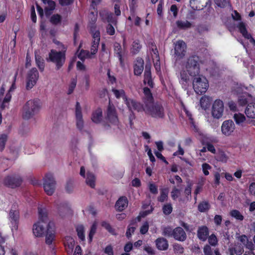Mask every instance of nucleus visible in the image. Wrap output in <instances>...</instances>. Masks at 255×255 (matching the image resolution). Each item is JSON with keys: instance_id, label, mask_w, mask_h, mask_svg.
<instances>
[{"instance_id": "1", "label": "nucleus", "mask_w": 255, "mask_h": 255, "mask_svg": "<svg viewBox=\"0 0 255 255\" xmlns=\"http://www.w3.org/2000/svg\"><path fill=\"white\" fill-rule=\"evenodd\" d=\"M200 63L199 57L192 56L183 64L179 82L183 88H186L190 83V77L194 78L200 75Z\"/></svg>"}, {"instance_id": "2", "label": "nucleus", "mask_w": 255, "mask_h": 255, "mask_svg": "<svg viewBox=\"0 0 255 255\" xmlns=\"http://www.w3.org/2000/svg\"><path fill=\"white\" fill-rule=\"evenodd\" d=\"M48 218L46 210L38 208V221L33 226V233L35 237H42L45 232V226H47Z\"/></svg>"}, {"instance_id": "3", "label": "nucleus", "mask_w": 255, "mask_h": 255, "mask_svg": "<svg viewBox=\"0 0 255 255\" xmlns=\"http://www.w3.org/2000/svg\"><path fill=\"white\" fill-rule=\"evenodd\" d=\"M54 42L58 46V48L61 51L57 52L56 50L52 49L49 53V59L50 61L55 63L57 69H59L65 62V52L66 48L59 41L54 40Z\"/></svg>"}, {"instance_id": "4", "label": "nucleus", "mask_w": 255, "mask_h": 255, "mask_svg": "<svg viewBox=\"0 0 255 255\" xmlns=\"http://www.w3.org/2000/svg\"><path fill=\"white\" fill-rule=\"evenodd\" d=\"M112 91L116 98L120 99L122 98L123 99L129 111H140L142 110V106L141 104L133 99L128 98L124 90H118L113 88Z\"/></svg>"}, {"instance_id": "5", "label": "nucleus", "mask_w": 255, "mask_h": 255, "mask_svg": "<svg viewBox=\"0 0 255 255\" xmlns=\"http://www.w3.org/2000/svg\"><path fill=\"white\" fill-rule=\"evenodd\" d=\"M41 109L40 102L38 100L27 101L23 107L22 117L28 120L37 114Z\"/></svg>"}, {"instance_id": "6", "label": "nucleus", "mask_w": 255, "mask_h": 255, "mask_svg": "<svg viewBox=\"0 0 255 255\" xmlns=\"http://www.w3.org/2000/svg\"><path fill=\"white\" fill-rule=\"evenodd\" d=\"M142 106V109L140 111L137 112L144 111L146 114L150 115L152 118L156 119H163L165 117V113L163 106L159 104H153L148 105L147 106Z\"/></svg>"}, {"instance_id": "7", "label": "nucleus", "mask_w": 255, "mask_h": 255, "mask_svg": "<svg viewBox=\"0 0 255 255\" xmlns=\"http://www.w3.org/2000/svg\"><path fill=\"white\" fill-rule=\"evenodd\" d=\"M195 92L198 94L205 93L208 89L209 84L206 78L200 75L194 78L192 82Z\"/></svg>"}, {"instance_id": "8", "label": "nucleus", "mask_w": 255, "mask_h": 255, "mask_svg": "<svg viewBox=\"0 0 255 255\" xmlns=\"http://www.w3.org/2000/svg\"><path fill=\"white\" fill-rule=\"evenodd\" d=\"M8 219L10 224V228L12 233L16 232L19 220V212L17 209V205H13L8 214Z\"/></svg>"}, {"instance_id": "9", "label": "nucleus", "mask_w": 255, "mask_h": 255, "mask_svg": "<svg viewBox=\"0 0 255 255\" xmlns=\"http://www.w3.org/2000/svg\"><path fill=\"white\" fill-rule=\"evenodd\" d=\"M43 188L45 192L48 195H52L56 188V181L53 176L51 174L46 175L44 182Z\"/></svg>"}, {"instance_id": "10", "label": "nucleus", "mask_w": 255, "mask_h": 255, "mask_svg": "<svg viewBox=\"0 0 255 255\" xmlns=\"http://www.w3.org/2000/svg\"><path fill=\"white\" fill-rule=\"evenodd\" d=\"M224 111V106L223 102L220 100H216L213 104L212 107V115L215 118L219 119L221 118L223 115V112Z\"/></svg>"}, {"instance_id": "11", "label": "nucleus", "mask_w": 255, "mask_h": 255, "mask_svg": "<svg viewBox=\"0 0 255 255\" xmlns=\"http://www.w3.org/2000/svg\"><path fill=\"white\" fill-rule=\"evenodd\" d=\"M106 118L107 120L113 125H117L119 123V119L115 107L110 102H109L107 108Z\"/></svg>"}, {"instance_id": "12", "label": "nucleus", "mask_w": 255, "mask_h": 255, "mask_svg": "<svg viewBox=\"0 0 255 255\" xmlns=\"http://www.w3.org/2000/svg\"><path fill=\"white\" fill-rule=\"evenodd\" d=\"M236 128L235 125L232 120L225 121L221 126V131L223 134L228 136L232 134Z\"/></svg>"}, {"instance_id": "13", "label": "nucleus", "mask_w": 255, "mask_h": 255, "mask_svg": "<svg viewBox=\"0 0 255 255\" xmlns=\"http://www.w3.org/2000/svg\"><path fill=\"white\" fill-rule=\"evenodd\" d=\"M186 43L183 40H178L174 43V54L177 59L182 58L185 55Z\"/></svg>"}, {"instance_id": "14", "label": "nucleus", "mask_w": 255, "mask_h": 255, "mask_svg": "<svg viewBox=\"0 0 255 255\" xmlns=\"http://www.w3.org/2000/svg\"><path fill=\"white\" fill-rule=\"evenodd\" d=\"M38 78V73L36 68H32L27 74L26 88L31 89L36 84Z\"/></svg>"}, {"instance_id": "15", "label": "nucleus", "mask_w": 255, "mask_h": 255, "mask_svg": "<svg viewBox=\"0 0 255 255\" xmlns=\"http://www.w3.org/2000/svg\"><path fill=\"white\" fill-rule=\"evenodd\" d=\"M75 119L77 128L82 130L84 127V120L82 113V108L79 102H77L75 106Z\"/></svg>"}, {"instance_id": "16", "label": "nucleus", "mask_w": 255, "mask_h": 255, "mask_svg": "<svg viewBox=\"0 0 255 255\" xmlns=\"http://www.w3.org/2000/svg\"><path fill=\"white\" fill-rule=\"evenodd\" d=\"M55 237V226L53 222H48L46 232L45 242L47 245H51Z\"/></svg>"}, {"instance_id": "17", "label": "nucleus", "mask_w": 255, "mask_h": 255, "mask_svg": "<svg viewBox=\"0 0 255 255\" xmlns=\"http://www.w3.org/2000/svg\"><path fill=\"white\" fill-rule=\"evenodd\" d=\"M149 47L152 51L151 56L154 68L156 72L158 73L160 71V63L158 51L156 46L153 43H151V45L149 46Z\"/></svg>"}, {"instance_id": "18", "label": "nucleus", "mask_w": 255, "mask_h": 255, "mask_svg": "<svg viewBox=\"0 0 255 255\" xmlns=\"http://www.w3.org/2000/svg\"><path fill=\"white\" fill-rule=\"evenodd\" d=\"M22 182L21 178L19 176H8L4 180V184L12 188L19 186Z\"/></svg>"}, {"instance_id": "19", "label": "nucleus", "mask_w": 255, "mask_h": 255, "mask_svg": "<svg viewBox=\"0 0 255 255\" xmlns=\"http://www.w3.org/2000/svg\"><path fill=\"white\" fill-rule=\"evenodd\" d=\"M173 237L178 241L183 242L187 238L186 234L181 227H176L173 230Z\"/></svg>"}, {"instance_id": "20", "label": "nucleus", "mask_w": 255, "mask_h": 255, "mask_svg": "<svg viewBox=\"0 0 255 255\" xmlns=\"http://www.w3.org/2000/svg\"><path fill=\"white\" fill-rule=\"evenodd\" d=\"M200 140L203 144L207 145V150L212 153H215L216 149L212 144L210 143L211 141L210 138L207 135L203 133L200 134Z\"/></svg>"}, {"instance_id": "21", "label": "nucleus", "mask_w": 255, "mask_h": 255, "mask_svg": "<svg viewBox=\"0 0 255 255\" xmlns=\"http://www.w3.org/2000/svg\"><path fill=\"white\" fill-rule=\"evenodd\" d=\"M240 32L242 34L243 36L247 39H250L252 43L255 44V40L252 37L251 34H249L247 29L246 25L243 22H240L237 26Z\"/></svg>"}, {"instance_id": "22", "label": "nucleus", "mask_w": 255, "mask_h": 255, "mask_svg": "<svg viewBox=\"0 0 255 255\" xmlns=\"http://www.w3.org/2000/svg\"><path fill=\"white\" fill-rule=\"evenodd\" d=\"M144 97L143 101L144 106H148V105H152L153 102V97L150 90L148 88H144L143 89Z\"/></svg>"}, {"instance_id": "23", "label": "nucleus", "mask_w": 255, "mask_h": 255, "mask_svg": "<svg viewBox=\"0 0 255 255\" xmlns=\"http://www.w3.org/2000/svg\"><path fill=\"white\" fill-rule=\"evenodd\" d=\"M253 101V97L247 93H244L238 98V103L240 105L244 106Z\"/></svg>"}, {"instance_id": "24", "label": "nucleus", "mask_w": 255, "mask_h": 255, "mask_svg": "<svg viewBox=\"0 0 255 255\" xmlns=\"http://www.w3.org/2000/svg\"><path fill=\"white\" fill-rule=\"evenodd\" d=\"M157 248L160 251H166L168 248V243L166 239L163 238H158L155 241Z\"/></svg>"}, {"instance_id": "25", "label": "nucleus", "mask_w": 255, "mask_h": 255, "mask_svg": "<svg viewBox=\"0 0 255 255\" xmlns=\"http://www.w3.org/2000/svg\"><path fill=\"white\" fill-rule=\"evenodd\" d=\"M144 83L145 84H147V85L150 87H152L153 82L151 78L150 66H147V65L145 66V71L144 73Z\"/></svg>"}, {"instance_id": "26", "label": "nucleus", "mask_w": 255, "mask_h": 255, "mask_svg": "<svg viewBox=\"0 0 255 255\" xmlns=\"http://www.w3.org/2000/svg\"><path fill=\"white\" fill-rule=\"evenodd\" d=\"M128 205V200L126 197L123 196L119 199L116 204V208L120 211L125 210Z\"/></svg>"}, {"instance_id": "27", "label": "nucleus", "mask_w": 255, "mask_h": 255, "mask_svg": "<svg viewBox=\"0 0 255 255\" xmlns=\"http://www.w3.org/2000/svg\"><path fill=\"white\" fill-rule=\"evenodd\" d=\"M208 236L209 230L207 227L202 226L198 228L197 236L200 240L205 241L207 239Z\"/></svg>"}, {"instance_id": "28", "label": "nucleus", "mask_w": 255, "mask_h": 255, "mask_svg": "<svg viewBox=\"0 0 255 255\" xmlns=\"http://www.w3.org/2000/svg\"><path fill=\"white\" fill-rule=\"evenodd\" d=\"M144 61L141 59H137L134 65V74L135 75L139 76L141 75L143 70Z\"/></svg>"}, {"instance_id": "29", "label": "nucleus", "mask_w": 255, "mask_h": 255, "mask_svg": "<svg viewBox=\"0 0 255 255\" xmlns=\"http://www.w3.org/2000/svg\"><path fill=\"white\" fill-rule=\"evenodd\" d=\"M103 119V112L101 108L96 109L92 113L91 120L96 124L100 123Z\"/></svg>"}, {"instance_id": "30", "label": "nucleus", "mask_w": 255, "mask_h": 255, "mask_svg": "<svg viewBox=\"0 0 255 255\" xmlns=\"http://www.w3.org/2000/svg\"><path fill=\"white\" fill-rule=\"evenodd\" d=\"M64 244L67 253L71 254L75 246L74 240L71 237L67 236L65 238Z\"/></svg>"}, {"instance_id": "31", "label": "nucleus", "mask_w": 255, "mask_h": 255, "mask_svg": "<svg viewBox=\"0 0 255 255\" xmlns=\"http://www.w3.org/2000/svg\"><path fill=\"white\" fill-rule=\"evenodd\" d=\"M247 116L249 118L255 119V103L252 101L248 104L245 110Z\"/></svg>"}, {"instance_id": "32", "label": "nucleus", "mask_w": 255, "mask_h": 255, "mask_svg": "<svg viewBox=\"0 0 255 255\" xmlns=\"http://www.w3.org/2000/svg\"><path fill=\"white\" fill-rule=\"evenodd\" d=\"M230 255H241L244 253V249L243 246L239 244H235L233 246L231 247L229 249Z\"/></svg>"}, {"instance_id": "33", "label": "nucleus", "mask_w": 255, "mask_h": 255, "mask_svg": "<svg viewBox=\"0 0 255 255\" xmlns=\"http://www.w3.org/2000/svg\"><path fill=\"white\" fill-rule=\"evenodd\" d=\"M42 1L44 4H47V6L45 7V13L46 15H49L52 11L55 9V2L51 0H42Z\"/></svg>"}, {"instance_id": "34", "label": "nucleus", "mask_w": 255, "mask_h": 255, "mask_svg": "<svg viewBox=\"0 0 255 255\" xmlns=\"http://www.w3.org/2000/svg\"><path fill=\"white\" fill-rule=\"evenodd\" d=\"M176 25L179 29L186 30L191 28L192 24L191 22L186 20H178L176 21Z\"/></svg>"}, {"instance_id": "35", "label": "nucleus", "mask_w": 255, "mask_h": 255, "mask_svg": "<svg viewBox=\"0 0 255 255\" xmlns=\"http://www.w3.org/2000/svg\"><path fill=\"white\" fill-rule=\"evenodd\" d=\"M114 53L115 56L118 57L121 64L123 63V50L121 45L118 43L114 44Z\"/></svg>"}, {"instance_id": "36", "label": "nucleus", "mask_w": 255, "mask_h": 255, "mask_svg": "<svg viewBox=\"0 0 255 255\" xmlns=\"http://www.w3.org/2000/svg\"><path fill=\"white\" fill-rule=\"evenodd\" d=\"M95 175L91 172H87L86 178V184L91 188H94L95 186Z\"/></svg>"}, {"instance_id": "37", "label": "nucleus", "mask_w": 255, "mask_h": 255, "mask_svg": "<svg viewBox=\"0 0 255 255\" xmlns=\"http://www.w3.org/2000/svg\"><path fill=\"white\" fill-rule=\"evenodd\" d=\"M14 84H12L10 90L8 91V93L6 94V95L5 96V97L2 101V104L1 105V108L2 109H4L5 107H6L8 103L10 101L11 98V95L10 94V92L12 89H14Z\"/></svg>"}, {"instance_id": "38", "label": "nucleus", "mask_w": 255, "mask_h": 255, "mask_svg": "<svg viewBox=\"0 0 255 255\" xmlns=\"http://www.w3.org/2000/svg\"><path fill=\"white\" fill-rule=\"evenodd\" d=\"M141 48V45L140 44L139 41L136 40L134 41L132 44L130 49L131 52L133 54H137Z\"/></svg>"}, {"instance_id": "39", "label": "nucleus", "mask_w": 255, "mask_h": 255, "mask_svg": "<svg viewBox=\"0 0 255 255\" xmlns=\"http://www.w3.org/2000/svg\"><path fill=\"white\" fill-rule=\"evenodd\" d=\"M168 195V189L167 188H163L160 190V195L157 200L159 202H163L167 200Z\"/></svg>"}, {"instance_id": "40", "label": "nucleus", "mask_w": 255, "mask_h": 255, "mask_svg": "<svg viewBox=\"0 0 255 255\" xmlns=\"http://www.w3.org/2000/svg\"><path fill=\"white\" fill-rule=\"evenodd\" d=\"M98 223L95 221L92 225L88 235V241L91 243L93 240V238L95 234L97 229Z\"/></svg>"}, {"instance_id": "41", "label": "nucleus", "mask_w": 255, "mask_h": 255, "mask_svg": "<svg viewBox=\"0 0 255 255\" xmlns=\"http://www.w3.org/2000/svg\"><path fill=\"white\" fill-rule=\"evenodd\" d=\"M76 231L79 238L82 241H85V229L84 227L82 225H79L76 227Z\"/></svg>"}, {"instance_id": "42", "label": "nucleus", "mask_w": 255, "mask_h": 255, "mask_svg": "<svg viewBox=\"0 0 255 255\" xmlns=\"http://www.w3.org/2000/svg\"><path fill=\"white\" fill-rule=\"evenodd\" d=\"M215 3L220 7H229L232 8L230 0H214Z\"/></svg>"}, {"instance_id": "43", "label": "nucleus", "mask_w": 255, "mask_h": 255, "mask_svg": "<svg viewBox=\"0 0 255 255\" xmlns=\"http://www.w3.org/2000/svg\"><path fill=\"white\" fill-rule=\"evenodd\" d=\"M35 61L37 66L41 71H43L44 69V60L40 56L35 53Z\"/></svg>"}, {"instance_id": "44", "label": "nucleus", "mask_w": 255, "mask_h": 255, "mask_svg": "<svg viewBox=\"0 0 255 255\" xmlns=\"http://www.w3.org/2000/svg\"><path fill=\"white\" fill-rule=\"evenodd\" d=\"M234 119L237 125H241L246 120L245 116L241 113H237L234 115Z\"/></svg>"}, {"instance_id": "45", "label": "nucleus", "mask_w": 255, "mask_h": 255, "mask_svg": "<svg viewBox=\"0 0 255 255\" xmlns=\"http://www.w3.org/2000/svg\"><path fill=\"white\" fill-rule=\"evenodd\" d=\"M230 215L232 217L239 221H243L244 218V216L240 213V212L237 210H232L230 212Z\"/></svg>"}, {"instance_id": "46", "label": "nucleus", "mask_w": 255, "mask_h": 255, "mask_svg": "<svg viewBox=\"0 0 255 255\" xmlns=\"http://www.w3.org/2000/svg\"><path fill=\"white\" fill-rule=\"evenodd\" d=\"M210 208V205L208 202L203 201L198 205V209L200 212H204L208 210Z\"/></svg>"}, {"instance_id": "47", "label": "nucleus", "mask_w": 255, "mask_h": 255, "mask_svg": "<svg viewBox=\"0 0 255 255\" xmlns=\"http://www.w3.org/2000/svg\"><path fill=\"white\" fill-rule=\"evenodd\" d=\"M209 101L210 100L208 97L206 96L202 97L200 100L201 107L203 109H206L209 105Z\"/></svg>"}, {"instance_id": "48", "label": "nucleus", "mask_w": 255, "mask_h": 255, "mask_svg": "<svg viewBox=\"0 0 255 255\" xmlns=\"http://www.w3.org/2000/svg\"><path fill=\"white\" fill-rule=\"evenodd\" d=\"M7 140V136L5 134L0 135V150L2 151Z\"/></svg>"}, {"instance_id": "49", "label": "nucleus", "mask_w": 255, "mask_h": 255, "mask_svg": "<svg viewBox=\"0 0 255 255\" xmlns=\"http://www.w3.org/2000/svg\"><path fill=\"white\" fill-rule=\"evenodd\" d=\"M173 250L174 253L178 255L182 254L184 251V248L178 244L173 245Z\"/></svg>"}, {"instance_id": "50", "label": "nucleus", "mask_w": 255, "mask_h": 255, "mask_svg": "<svg viewBox=\"0 0 255 255\" xmlns=\"http://www.w3.org/2000/svg\"><path fill=\"white\" fill-rule=\"evenodd\" d=\"M173 230L170 227H167L163 228L162 230V235L166 237H173Z\"/></svg>"}, {"instance_id": "51", "label": "nucleus", "mask_w": 255, "mask_h": 255, "mask_svg": "<svg viewBox=\"0 0 255 255\" xmlns=\"http://www.w3.org/2000/svg\"><path fill=\"white\" fill-rule=\"evenodd\" d=\"M218 239L214 234H212L208 237V243L212 246H216L218 245Z\"/></svg>"}, {"instance_id": "52", "label": "nucleus", "mask_w": 255, "mask_h": 255, "mask_svg": "<svg viewBox=\"0 0 255 255\" xmlns=\"http://www.w3.org/2000/svg\"><path fill=\"white\" fill-rule=\"evenodd\" d=\"M91 54H90L89 51L86 50H81L78 54V57L82 60H84L86 58H92Z\"/></svg>"}, {"instance_id": "53", "label": "nucleus", "mask_w": 255, "mask_h": 255, "mask_svg": "<svg viewBox=\"0 0 255 255\" xmlns=\"http://www.w3.org/2000/svg\"><path fill=\"white\" fill-rule=\"evenodd\" d=\"M163 212L165 215H169L172 211V207L171 204H165L162 207Z\"/></svg>"}, {"instance_id": "54", "label": "nucleus", "mask_w": 255, "mask_h": 255, "mask_svg": "<svg viewBox=\"0 0 255 255\" xmlns=\"http://www.w3.org/2000/svg\"><path fill=\"white\" fill-rule=\"evenodd\" d=\"M61 16L58 14L53 15L50 18V22L53 24H57L60 23Z\"/></svg>"}, {"instance_id": "55", "label": "nucleus", "mask_w": 255, "mask_h": 255, "mask_svg": "<svg viewBox=\"0 0 255 255\" xmlns=\"http://www.w3.org/2000/svg\"><path fill=\"white\" fill-rule=\"evenodd\" d=\"M102 227L105 228L111 234L116 235L115 229H113L111 226L106 222H103L102 224Z\"/></svg>"}, {"instance_id": "56", "label": "nucleus", "mask_w": 255, "mask_h": 255, "mask_svg": "<svg viewBox=\"0 0 255 255\" xmlns=\"http://www.w3.org/2000/svg\"><path fill=\"white\" fill-rule=\"evenodd\" d=\"M74 188V182L72 180H69L65 186L66 190L68 193H71L73 191Z\"/></svg>"}, {"instance_id": "57", "label": "nucleus", "mask_w": 255, "mask_h": 255, "mask_svg": "<svg viewBox=\"0 0 255 255\" xmlns=\"http://www.w3.org/2000/svg\"><path fill=\"white\" fill-rule=\"evenodd\" d=\"M180 190L174 187L171 192V196L173 200H176L180 195Z\"/></svg>"}, {"instance_id": "58", "label": "nucleus", "mask_w": 255, "mask_h": 255, "mask_svg": "<svg viewBox=\"0 0 255 255\" xmlns=\"http://www.w3.org/2000/svg\"><path fill=\"white\" fill-rule=\"evenodd\" d=\"M217 158L218 160L223 162H226L228 160L227 156L223 151H220L219 152L217 156Z\"/></svg>"}, {"instance_id": "59", "label": "nucleus", "mask_w": 255, "mask_h": 255, "mask_svg": "<svg viewBox=\"0 0 255 255\" xmlns=\"http://www.w3.org/2000/svg\"><path fill=\"white\" fill-rule=\"evenodd\" d=\"M107 21L111 24H113L116 25L117 23V19L116 18L113 16V14L110 13L107 16Z\"/></svg>"}, {"instance_id": "60", "label": "nucleus", "mask_w": 255, "mask_h": 255, "mask_svg": "<svg viewBox=\"0 0 255 255\" xmlns=\"http://www.w3.org/2000/svg\"><path fill=\"white\" fill-rule=\"evenodd\" d=\"M99 44V42H95V41H93L91 49V55H93L97 52Z\"/></svg>"}, {"instance_id": "61", "label": "nucleus", "mask_w": 255, "mask_h": 255, "mask_svg": "<svg viewBox=\"0 0 255 255\" xmlns=\"http://www.w3.org/2000/svg\"><path fill=\"white\" fill-rule=\"evenodd\" d=\"M202 171L205 175H208L209 172L208 170L211 169V166L208 163H203L202 165Z\"/></svg>"}, {"instance_id": "62", "label": "nucleus", "mask_w": 255, "mask_h": 255, "mask_svg": "<svg viewBox=\"0 0 255 255\" xmlns=\"http://www.w3.org/2000/svg\"><path fill=\"white\" fill-rule=\"evenodd\" d=\"M148 188L150 192L156 195L158 193V190H157V187L156 185H155L154 184L150 183L148 185Z\"/></svg>"}, {"instance_id": "63", "label": "nucleus", "mask_w": 255, "mask_h": 255, "mask_svg": "<svg viewBox=\"0 0 255 255\" xmlns=\"http://www.w3.org/2000/svg\"><path fill=\"white\" fill-rule=\"evenodd\" d=\"M77 83V80L76 79L73 78L71 80L70 85L69 86V91H68V94H71L74 89H75Z\"/></svg>"}, {"instance_id": "64", "label": "nucleus", "mask_w": 255, "mask_h": 255, "mask_svg": "<svg viewBox=\"0 0 255 255\" xmlns=\"http://www.w3.org/2000/svg\"><path fill=\"white\" fill-rule=\"evenodd\" d=\"M209 30V26L206 24H200L197 27V30L200 33H204L208 31Z\"/></svg>"}]
</instances>
